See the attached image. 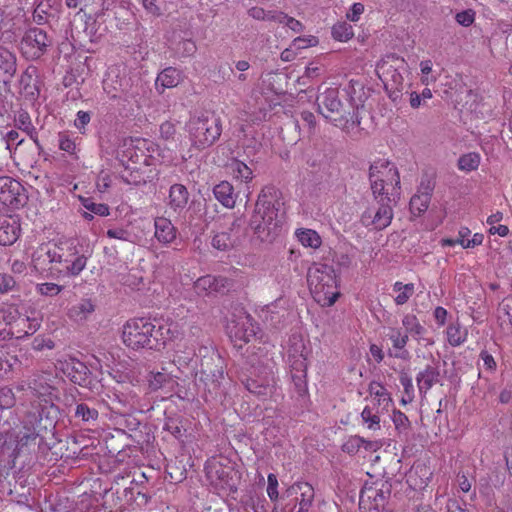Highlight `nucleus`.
<instances>
[{"mask_svg":"<svg viewBox=\"0 0 512 512\" xmlns=\"http://www.w3.org/2000/svg\"><path fill=\"white\" fill-rule=\"evenodd\" d=\"M281 192L274 186L264 187L255 204L250 226L262 243H273L282 232L285 219Z\"/></svg>","mask_w":512,"mask_h":512,"instance_id":"obj_1","label":"nucleus"},{"mask_svg":"<svg viewBox=\"0 0 512 512\" xmlns=\"http://www.w3.org/2000/svg\"><path fill=\"white\" fill-rule=\"evenodd\" d=\"M91 255L92 250L88 245L77 239H67L60 241L52 250L38 249L33 254L32 262L37 271L51 270L54 268L53 264H60L63 268L59 271L77 276L84 270Z\"/></svg>","mask_w":512,"mask_h":512,"instance_id":"obj_2","label":"nucleus"},{"mask_svg":"<svg viewBox=\"0 0 512 512\" xmlns=\"http://www.w3.org/2000/svg\"><path fill=\"white\" fill-rule=\"evenodd\" d=\"M122 339L124 344L134 350L149 349L160 351L171 339L170 328L150 318L130 319L123 326Z\"/></svg>","mask_w":512,"mask_h":512,"instance_id":"obj_3","label":"nucleus"},{"mask_svg":"<svg viewBox=\"0 0 512 512\" xmlns=\"http://www.w3.org/2000/svg\"><path fill=\"white\" fill-rule=\"evenodd\" d=\"M307 281L314 299L323 307L332 306L340 295L332 266L318 264L309 268Z\"/></svg>","mask_w":512,"mask_h":512,"instance_id":"obj_4","label":"nucleus"},{"mask_svg":"<svg viewBox=\"0 0 512 512\" xmlns=\"http://www.w3.org/2000/svg\"><path fill=\"white\" fill-rule=\"evenodd\" d=\"M339 92L336 89H327L317 97L318 111L326 119L336 126H345L348 123L359 126V108L353 107L352 103L343 104L339 99Z\"/></svg>","mask_w":512,"mask_h":512,"instance_id":"obj_5","label":"nucleus"},{"mask_svg":"<svg viewBox=\"0 0 512 512\" xmlns=\"http://www.w3.org/2000/svg\"><path fill=\"white\" fill-rule=\"evenodd\" d=\"M188 132L192 146L198 150H204L212 146L221 136V118L214 112H204L189 121Z\"/></svg>","mask_w":512,"mask_h":512,"instance_id":"obj_6","label":"nucleus"},{"mask_svg":"<svg viewBox=\"0 0 512 512\" xmlns=\"http://www.w3.org/2000/svg\"><path fill=\"white\" fill-rule=\"evenodd\" d=\"M391 491L388 480L366 481L360 491L359 509L362 512H385Z\"/></svg>","mask_w":512,"mask_h":512,"instance_id":"obj_7","label":"nucleus"},{"mask_svg":"<svg viewBox=\"0 0 512 512\" xmlns=\"http://www.w3.org/2000/svg\"><path fill=\"white\" fill-rule=\"evenodd\" d=\"M315 491L308 482H296L286 489L282 496L284 505L279 509L275 504L272 512H308L314 501Z\"/></svg>","mask_w":512,"mask_h":512,"instance_id":"obj_8","label":"nucleus"},{"mask_svg":"<svg viewBox=\"0 0 512 512\" xmlns=\"http://www.w3.org/2000/svg\"><path fill=\"white\" fill-rule=\"evenodd\" d=\"M51 45L52 39L46 31L32 27L24 33L20 41V50L25 59L34 61L41 58Z\"/></svg>","mask_w":512,"mask_h":512,"instance_id":"obj_9","label":"nucleus"},{"mask_svg":"<svg viewBox=\"0 0 512 512\" xmlns=\"http://www.w3.org/2000/svg\"><path fill=\"white\" fill-rule=\"evenodd\" d=\"M399 198V191H391V193H387V196L382 197V199L377 201L379 207L375 213L371 210H366L362 214V224L366 227L373 225L377 230H383L388 227L393 219L391 203H396Z\"/></svg>","mask_w":512,"mask_h":512,"instance_id":"obj_10","label":"nucleus"},{"mask_svg":"<svg viewBox=\"0 0 512 512\" xmlns=\"http://www.w3.org/2000/svg\"><path fill=\"white\" fill-rule=\"evenodd\" d=\"M154 144L145 139L131 140L130 144L122 151L119 161L122 165L127 163L136 166H150L153 162L151 152Z\"/></svg>","mask_w":512,"mask_h":512,"instance_id":"obj_11","label":"nucleus"},{"mask_svg":"<svg viewBox=\"0 0 512 512\" xmlns=\"http://www.w3.org/2000/svg\"><path fill=\"white\" fill-rule=\"evenodd\" d=\"M48 403L49 406H42L40 409L28 413L25 423L32 425V432L25 435L27 439H35L42 431L54 427V419L57 417L58 408L53 404V401Z\"/></svg>","mask_w":512,"mask_h":512,"instance_id":"obj_12","label":"nucleus"},{"mask_svg":"<svg viewBox=\"0 0 512 512\" xmlns=\"http://www.w3.org/2000/svg\"><path fill=\"white\" fill-rule=\"evenodd\" d=\"M28 196L21 183L10 177H0V202L12 209L24 207Z\"/></svg>","mask_w":512,"mask_h":512,"instance_id":"obj_13","label":"nucleus"},{"mask_svg":"<svg viewBox=\"0 0 512 512\" xmlns=\"http://www.w3.org/2000/svg\"><path fill=\"white\" fill-rule=\"evenodd\" d=\"M223 361L221 357L212 353L211 356H204L200 363V380L211 389L216 390L219 387L220 379L223 378Z\"/></svg>","mask_w":512,"mask_h":512,"instance_id":"obj_14","label":"nucleus"},{"mask_svg":"<svg viewBox=\"0 0 512 512\" xmlns=\"http://www.w3.org/2000/svg\"><path fill=\"white\" fill-rule=\"evenodd\" d=\"M131 88V78L124 74L120 75L114 69L109 70L103 80V89L111 99L127 100Z\"/></svg>","mask_w":512,"mask_h":512,"instance_id":"obj_15","label":"nucleus"},{"mask_svg":"<svg viewBox=\"0 0 512 512\" xmlns=\"http://www.w3.org/2000/svg\"><path fill=\"white\" fill-rule=\"evenodd\" d=\"M434 188L435 181L431 177L427 175L422 177L417 193L412 196L409 202L410 212L414 216H420L428 209Z\"/></svg>","mask_w":512,"mask_h":512,"instance_id":"obj_16","label":"nucleus"},{"mask_svg":"<svg viewBox=\"0 0 512 512\" xmlns=\"http://www.w3.org/2000/svg\"><path fill=\"white\" fill-rule=\"evenodd\" d=\"M61 370L72 383L91 388L92 373L85 363L76 358H70L61 364Z\"/></svg>","mask_w":512,"mask_h":512,"instance_id":"obj_17","label":"nucleus"},{"mask_svg":"<svg viewBox=\"0 0 512 512\" xmlns=\"http://www.w3.org/2000/svg\"><path fill=\"white\" fill-rule=\"evenodd\" d=\"M54 376L51 373H35L28 379V387L38 397H42L44 402L53 401L57 398V389L53 385Z\"/></svg>","mask_w":512,"mask_h":512,"instance_id":"obj_18","label":"nucleus"},{"mask_svg":"<svg viewBox=\"0 0 512 512\" xmlns=\"http://www.w3.org/2000/svg\"><path fill=\"white\" fill-rule=\"evenodd\" d=\"M256 328L249 316H246L244 320L233 321L227 327L229 337L238 349L256 338Z\"/></svg>","mask_w":512,"mask_h":512,"instance_id":"obj_19","label":"nucleus"},{"mask_svg":"<svg viewBox=\"0 0 512 512\" xmlns=\"http://www.w3.org/2000/svg\"><path fill=\"white\" fill-rule=\"evenodd\" d=\"M384 178L393 186L392 191L400 190V176L398 169L388 160L374 161L369 167V179Z\"/></svg>","mask_w":512,"mask_h":512,"instance_id":"obj_20","label":"nucleus"},{"mask_svg":"<svg viewBox=\"0 0 512 512\" xmlns=\"http://www.w3.org/2000/svg\"><path fill=\"white\" fill-rule=\"evenodd\" d=\"M401 63V66L393 67L388 66L383 71V74L385 75V88L389 91V97L396 101L404 89V77L402 75L401 70L406 71L404 61L398 60Z\"/></svg>","mask_w":512,"mask_h":512,"instance_id":"obj_21","label":"nucleus"},{"mask_svg":"<svg viewBox=\"0 0 512 512\" xmlns=\"http://www.w3.org/2000/svg\"><path fill=\"white\" fill-rule=\"evenodd\" d=\"M233 286V281L224 276L205 275L197 279L195 288L200 292L225 294Z\"/></svg>","mask_w":512,"mask_h":512,"instance_id":"obj_22","label":"nucleus"},{"mask_svg":"<svg viewBox=\"0 0 512 512\" xmlns=\"http://www.w3.org/2000/svg\"><path fill=\"white\" fill-rule=\"evenodd\" d=\"M418 389L420 393H426L433 385L440 381L439 361L433 365H427L425 369L420 371L416 377Z\"/></svg>","mask_w":512,"mask_h":512,"instance_id":"obj_23","label":"nucleus"},{"mask_svg":"<svg viewBox=\"0 0 512 512\" xmlns=\"http://www.w3.org/2000/svg\"><path fill=\"white\" fill-rule=\"evenodd\" d=\"M189 200V192L183 184H173L169 189L167 205L176 213L182 212Z\"/></svg>","mask_w":512,"mask_h":512,"instance_id":"obj_24","label":"nucleus"},{"mask_svg":"<svg viewBox=\"0 0 512 512\" xmlns=\"http://www.w3.org/2000/svg\"><path fill=\"white\" fill-rule=\"evenodd\" d=\"M20 226L16 219L11 216L0 217V245L13 244L19 235Z\"/></svg>","mask_w":512,"mask_h":512,"instance_id":"obj_25","label":"nucleus"},{"mask_svg":"<svg viewBox=\"0 0 512 512\" xmlns=\"http://www.w3.org/2000/svg\"><path fill=\"white\" fill-rule=\"evenodd\" d=\"M155 238L162 244H170L176 239L177 229L172 222L165 217H157L154 221Z\"/></svg>","mask_w":512,"mask_h":512,"instance_id":"obj_26","label":"nucleus"},{"mask_svg":"<svg viewBox=\"0 0 512 512\" xmlns=\"http://www.w3.org/2000/svg\"><path fill=\"white\" fill-rule=\"evenodd\" d=\"M241 382L251 394L258 397H265L270 392V384L267 376L258 375L257 377H253V373H251L249 376L243 375Z\"/></svg>","mask_w":512,"mask_h":512,"instance_id":"obj_27","label":"nucleus"},{"mask_svg":"<svg viewBox=\"0 0 512 512\" xmlns=\"http://www.w3.org/2000/svg\"><path fill=\"white\" fill-rule=\"evenodd\" d=\"M182 80L180 70L175 67H167L163 69L156 78V89L159 93H163L166 88L176 87Z\"/></svg>","mask_w":512,"mask_h":512,"instance_id":"obj_28","label":"nucleus"},{"mask_svg":"<svg viewBox=\"0 0 512 512\" xmlns=\"http://www.w3.org/2000/svg\"><path fill=\"white\" fill-rule=\"evenodd\" d=\"M215 198L226 208H233L236 203V194L233 185L228 181H221L213 188Z\"/></svg>","mask_w":512,"mask_h":512,"instance_id":"obj_29","label":"nucleus"},{"mask_svg":"<svg viewBox=\"0 0 512 512\" xmlns=\"http://www.w3.org/2000/svg\"><path fill=\"white\" fill-rule=\"evenodd\" d=\"M0 70L4 72L3 83L11 81L17 70L16 56L8 49L0 46Z\"/></svg>","mask_w":512,"mask_h":512,"instance_id":"obj_30","label":"nucleus"},{"mask_svg":"<svg viewBox=\"0 0 512 512\" xmlns=\"http://www.w3.org/2000/svg\"><path fill=\"white\" fill-rule=\"evenodd\" d=\"M389 339L391 340L393 347L398 350L394 356L402 360H407L410 357L409 352L405 349L409 339L408 334H403L399 329H392Z\"/></svg>","mask_w":512,"mask_h":512,"instance_id":"obj_31","label":"nucleus"},{"mask_svg":"<svg viewBox=\"0 0 512 512\" xmlns=\"http://www.w3.org/2000/svg\"><path fill=\"white\" fill-rule=\"evenodd\" d=\"M238 243V236L228 231L219 232L212 238L211 245L219 251H228Z\"/></svg>","mask_w":512,"mask_h":512,"instance_id":"obj_32","label":"nucleus"},{"mask_svg":"<svg viewBox=\"0 0 512 512\" xmlns=\"http://www.w3.org/2000/svg\"><path fill=\"white\" fill-rule=\"evenodd\" d=\"M210 477H216L220 481L221 488L236 491L235 482L233 481V469L231 467H215L214 471H210Z\"/></svg>","mask_w":512,"mask_h":512,"instance_id":"obj_33","label":"nucleus"},{"mask_svg":"<svg viewBox=\"0 0 512 512\" xmlns=\"http://www.w3.org/2000/svg\"><path fill=\"white\" fill-rule=\"evenodd\" d=\"M122 166L125 169L124 173L121 175L123 181L133 185H140L146 183V179L143 173L140 171L142 166L131 165L129 163Z\"/></svg>","mask_w":512,"mask_h":512,"instance_id":"obj_34","label":"nucleus"},{"mask_svg":"<svg viewBox=\"0 0 512 512\" xmlns=\"http://www.w3.org/2000/svg\"><path fill=\"white\" fill-rule=\"evenodd\" d=\"M94 310L95 306L90 299H82L71 307L69 316L76 320H85Z\"/></svg>","mask_w":512,"mask_h":512,"instance_id":"obj_35","label":"nucleus"},{"mask_svg":"<svg viewBox=\"0 0 512 512\" xmlns=\"http://www.w3.org/2000/svg\"><path fill=\"white\" fill-rule=\"evenodd\" d=\"M26 330H17L16 332L12 331L11 334L14 335L17 339L23 338L25 336H29L34 334L40 328V322L38 319L33 318H20L16 322V327H26Z\"/></svg>","mask_w":512,"mask_h":512,"instance_id":"obj_36","label":"nucleus"},{"mask_svg":"<svg viewBox=\"0 0 512 512\" xmlns=\"http://www.w3.org/2000/svg\"><path fill=\"white\" fill-rule=\"evenodd\" d=\"M296 236L301 244L305 247L318 248L322 240L319 234L312 229H299L296 231Z\"/></svg>","mask_w":512,"mask_h":512,"instance_id":"obj_37","label":"nucleus"},{"mask_svg":"<svg viewBox=\"0 0 512 512\" xmlns=\"http://www.w3.org/2000/svg\"><path fill=\"white\" fill-rule=\"evenodd\" d=\"M74 416L83 422L93 424L97 421L99 413L96 408L90 407L86 403H79L76 406Z\"/></svg>","mask_w":512,"mask_h":512,"instance_id":"obj_38","label":"nucleus"},{"mask_svg":"<svg viewBox=\"0 0 512 512\" xmlns=\"http://www.w3.org/2000/svg\"><path fill=\"white\" fill-rule=\"evenodd\" d=\"M332 37L341 42H346L354 36L352 26L347 22H338L332 27Z\"/></svg>","mask_w":512,"mask_h":512,"instance_id":"obj_39","label":"nucleus"},{"mask_svg":"<svg viewBox=\"0 0 512 512\" xmlns=\"http://www.w3.org/2000/svg\"><path fill=\"white\" fill-rule=\"evenodd\" d=\"M402 324L407 334L410 333L413 336H422L426 333V329L419 323L415 315L407 314L404 316Z\"/></svg>","mask_w":512,"mask_h":512,"instance_id":"obj_40","label":"nucleus"},{"mask_svg":"<svg viewBox=\"0 0 512 512\" xmlns=\"http://www.w3.org/2000/svg\"><path fill=\"white\" fill-rule=\"evenodd\" d=\"M163 429L180 441H183V437L186 435V429L183 427L182 421L178 418H167Z\"/></svg>","mask_w":512,"mask_h":512,"instance_id":"obj_41","label":"nucleus"},{"mask_svg":"<svg viewBox=\"0 0 512 512\" xmlns=\"http://www.w3.org/2000/svg\"><path fill=\"white\" fill-rule=\"evenodd\" d=\"M230 169L235 178L240 179L243 182H247L252 179V170L244 162L239 160H233L230 164Z\"/></svg>","mask_w":512,"mask_h":512,"instance_id":"obj_42","label":"nucleus"},{"mask_svg":"<svg viewBox=\"0 0 512 512\" xmlns=\"http://www.w3.org/2000/svg\"><path fill=\"white\" fill-rule=\"evenodd\" d=\"M17 361L16 357L8 353L4 347L0 346V378L6 377Z\"/></svg>","mask_w":512,"mask_h":512,"instance_id":"obj_43","label":"nucleus"},{"mask_svg":"<svg viewBox=\"0 0 512 512\" xmlns=\"http://www.w3.org/2000/svg\"><path fill=\"white\" fill-rule=\"evenodd\" d=\"M480 163V157L476 153L462 155L458 159V168L462 171L470 172L476 170Z\"/></svg>","mask_w":512,"mask_h":512,"instance_id":"obj_44","label":"nucleus"},{"mask_svg":"<svg viewBox=\"0 0 512 512\" xmlns=\"http://www.w3.org/2000/svg\"><path fill=\"white\" fill-rule=\"evenodd\" d=\"M369 181L373 196L377 201L387 196V193H390L388 189H386V186H388L390 182H387L384 178L369 179Z\"/></svg>","mask_w":512,"mask_h":512,"instance_id":"obj_45","label":"nucleus"},{"mask_svg":"<svg viewBox=\"0 0 512 512\" xmlns=\"http://www.w3.org/2000/svg\"><path fill=\"white\" fill-rule=\"evenodd\" d=\"M166 2L164 0H142V5L147 13L159 17L163 14Z\"/></svg>","mask_w":512,"mask_h":512,"instance_id":"obj_46","label":"nucleus"},{"mask_svg":"<svg viewBox=\"0 0 512 512\" xmlns=\"http://www.w3.org/2000/svg\"><path fill=\"white\" fill-rule=\"evenodd\" d=\"M59 148L62 151L67 152L70 155H74L76 153V143L75 140L70 137L66 132H61L58 135Z\"/></svg>","mask_w":512,"mask_h":512,"instance_id":"obj_47","label":"nucleus"},{"mask_svg":"<svg viewBox=\"0 0 512 512\" xmlns=\"http://www.w3.org/2000/svg\"><path fill=\"white\" fill-rule=\"evenodd\" d=\"M365 440L360 436H351L348 440L342 445V450L348 454H356L360 448L363 446Z\"/></svg>","mask_w":512,"mask_h":512,"instance_id":"obj_48","label":"nucleus"},{"mask_svg":"<svg viewBox=\"0 0 512 512\" xmlns=\"http://www.w3.org/2000/svg\"><path fill=\"white\" fill-rule=\"evenodd\" d=\"M170 380L169 376L162 372L150 373L148 378V386L151 391L160 389L166 382Z\"/></svg>","mask_w":512,"mask_h":512,"instance_id":"obj_49","label":"nucleus"},{"mask_svg":"<svg viewBox=\"0 0 512 512\" xmlns=\"http://www.w3.org/2000/svg\"><path fill=\"white\" fill-rule=\"evenodd\" d=\"M82 204L87 210L91 211L96 215L106 216L109 214V207L104 203H95L92 201V199L88 198L83 199Z\"/></svg>","mask_w":512,"mask_h":512,"instance_id":"obj_50","label":"nucleus"},{"mask_svg":"<svg viewBox=\"0 0 512 512\" xmlns=\"http://www.w3.org/2000/svg\"><path fill=\"white\" fill-rule=\"evenodd\" d=\"M306 376L307 372L291 371V378L299 395H303L307 390Z\"/></svg>","mask_w":512,"mask_h":512,"instance_id":"obj_51","label":"nucleus"},{"mask_svg":"<svg viewBox=\"0 0 512 512\" xmlns=\"http://www.w3.org/2000/svg\"><path fill=\"white\" fill-rule=\"evenodd\" d=\"M318 44V38L315 36L297 37L292 41L291 47L295 50L313 47Z\"/></svg>","mask_w":512,"mask_h":512,"instance_id":"obj_52","label":"nucleus"},{"mask_svg":"<svg viewBox=\"0 0 512 512\" xmlns=\"http://www.w3.org/2000/svg\"><path fill=\"white\" fill-rule=\"evenodd\" d=\"M447 336L448 341L452 346H458L465 340L460 328L453 325L447 328Z\"/></svg>","mask_w":512,"mask_h":512,"instance_id":"obj_53","label":"nucleus"},{"mask_svg":"<svg viewBox=\"0 0 512 512\" xmlns=\"http://www.w3.org/2000/svg\"><path fill=\"white\" fill-rule=\"evenodd\" d=\"M455 20L458 24L464 27H468L475 21V12L472 9L458 12L455 16Z\"/></svg>","mask_w":512,"mask_h":512,"instance_id":"obj_54","label":"nucleus"},{"mask_svg":"<svg viewBox=\"0 0 512 512\" xmlns=\"http://www.w3.org/2000/svg\"><path fill=\"white\" fill-rule=\"evenodd\" d=\"M167 473L170 476V479L176 483L182 482L186 479V469L184 467H178L175 464H169L166 468Z\"/></svg>","mask_w":512,"mask_h":512,"instance_id":"obj_55","label":"nucleus"},{"mask_svg":"<svg viewBox=\"0 0 512 512\" xmlns=\"http://www.w3.org/2000/svg\"><path fill=\"white\" fill-rule=\"evenodd\" d=\"M268 485H267V494L271 501H278L279 492H278V480L275 474L270 473L268 475Z\"/></svg>","mask_w":512,"mask_h":512,"instance_id":"obj_56","label":"nucleus"},{"mask_svg":"<svg viewBox=\"0 0 512 512\" xmlns=\"http://www.w3.org/2000/svg\"><path fill=\"white\" fill-rule=\"evenodd\" d=\"M361 417L365 423H369L370 429H377L380 427V418L378 415L372 413L369 407H365L361 413Z\"/></svg>","mask_w":512,"mask_h":512,"instance_id":"obj_57","label":"nucleus"},{"mask_svg":"<svg viewBox=\"0 0 512 512\" xmlns=\"http://www.w3.org/2000/svg\"><path fill=\"white\" fill-rule=\"evenodd\" d=\"M239 512H267L264 505L260 501L250 498L244 502L239 508Z\"/></svg>","mask_w":512,"mask_h":512,"instance_id":"obj_58","label":"nucleus"},{"mask_svg":"<svg viewBox=\"0 0 512 512\" xmlns=\"http://www.w3.org/2000/svg\"><path fill=\"white\" fill-rule=\"evenodd\" d=\"M16 286L15 279L6 273H0V294L12 291Z\"/></svg>","mask_w":512,"mask_h":512,"instance_id":"obj_59","label":"nucleus"},{"mask_svg":"<svg viewBox=\"0 0 512 512\" xmlns=\"http://www.w3.org/2000/svg\"><path fill=\"white\" fill-rule=\"evenodd\" d=\"M106 235L109 238L132 242L131 233L129 231H127L126 229H123L120 227L108 229L106 232Z\"/></svg>","mask_w":512,"mask_h":512,"instance_id":"obj_60","label":"nucleus"},{"mask_svg":"<svg viewBox=\"0 0 512 512\" xmlns=\"http://www.w3.org/2000/svg\"><path fill=\"white\" fill-rule=\"evenodd\" d=\"M414 294V284L408 283L405 284L404 289L399 292V294L395 297V302L397 305L405 304L410 297Z\"/></svg>","mask_w":512,"mask_h":512,"instance_id":"obj_61","label":"nucleus"},{"mask_svg":"<svg viewBox=\"0 0 512 512\" xmlns=\"http://www.w3.org/2000/svg\"><path fill=\"white\" fill-rule=\"evenodd\" d=\"M16 126L18 129L23 132H27L32 129L34 126L32 125L31 118L27 112L19 113L18 117L15 119Z\"/></svg>","mask_w":512,"mask_h":512,"instance_id":"obj_62","label":"nucleus"},{"mask_svg":"<svg viewBox=\"0 0 512 512\" xmlns=\"http://www.w3.org/2000/svg\"><path fill=\"white\" fill-rule=\"evenodd\" d=\"M176 134L175 124L170 121H165L160 125L161 138L165 140L173 139Z\"/></svg>","mask_w":512,"mask_h":512,"instance_id":"obj_63","label":"nucleus"},{"mask_svg":"<svg viewBox=\"0 0 512 512\" xmlns=\"http://www.w3.org/2000/svg\"><path fill=\"white\" fill-rule=\"evenodd\" d=\"M499 317L503 318V316H506L509 323L512 325V297L506 298L502 304L500 305L499 309Z\"/></svg>","mask_w":512,"mask_h":512,"instance_id":"obj_64","label":"nucleus"}]
</instances>
